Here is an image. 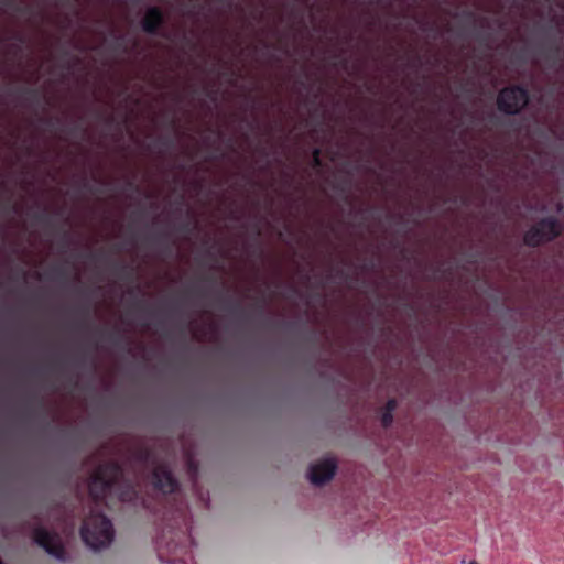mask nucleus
I'll return each instance as SVG.
<instances>
[{
  "label": "nucleus",
  "instance_id": "obj_12",
  "mask_svg": "<svg viewBox=\"0 0 564 564\" xmlns=\"http://www.w3.org/2000/svg\"><path fill=\"white\" fill-rule=\"evenodd\" d=\"M0 564H2V562L0 561Z\"/></svg>",
  "mask_w": 564,
  "mask_h": 564
},
{
  "label": "nucleus",
  "instance_id": "obj_7",
  "mask_svg": "<svg viewBox=\"0 0 564 564\" xmlns=\"http://www.w3.org/2000/svg\"><path fill=\"white\" fill-rule=\"evenodd\" d=\"M153 485L164 494H171L177 488V481L171 471L163 466H159L153 471Z\"/></svg>",
  "mask_w": 564,
  "mask_h": 564
},
{
  "label": "nucleus",
  "instance_id": "obj_1",
  "mask_svg": "<svg viewBox=\"0 0 564 564\" xmlns=\"http://www.w3.org/2000/svg\"><path fill=\"white\" fill-rule=\"evenodd\" d=\"M80 534L85 544L93 551L109 547L115 539V530L110 520L95 512L84 520Z\"/></svg>",
  "mask_w": 564,
  "mask_h": 564
},
{
  "label": "nucleus",
  "instance_id": "obj_2",
  "mask_svg": "<svg viewBox=\"0 0 564 564\" xmlns=\"http://www.w3.org/2000/svg\"><path fill=\"white\" fill-rule=\"evenodd\" d=\"M120 470L116 464L100 466L93 474L89 484V492L97 500L105 496L110 485L119 477Z\"/></svg>",
  "mask_w": 564,
  "mask_h": 564
},
{
  "label": "nucleus",
  "instance_id": "obj_6",
  "mask_svg": "<svg viewBox=\"0 0 564 564\" xmlns=\"http://www.w3.org/2000/svg\"><path fill=\"white\" fill-rule=\"evenodd\" d=\"M34 540L50 555L59 561L65 558L62 539L56 533H52L44 528H37L34 530Z\"/></svg>",
  "mask_w": 564,
  "mask_h": 564
},
{
  "label": "nucleus",
  "instance_id": "obj_4",
  "mask_svg": "<svg viewBox=\"0 0 564 564\" xmlns=\"http://www.w3.org/2000/svg\"><path fill=\"white\" fill-rule=\"evenodd\" d=\"M560 225L553 218L540 221L532 227L524 236V241L529 246H538L549 241L560 234Z\"/></svg>",
  "mask_w": 564,
  "mask_h": 564
},
{
  "label": "nucleus",
  "instance_id": "obj_3",
  "mask_svg": "<svg viewBox=\"0 0 564 564\" xmlns=\"http://www.w3.org/2000/svg\"><path fill=\"white\" fill-rule=\"evenodd\" d=\"M336 470V460L333 457H325L311 464L307 478L312 485L322 487L334 478Z\"/></svg>",
  "mask_w": 564,
  "mask_h": 564
},
{
  "label": "nucleus",
  "instance_id": "obj_5",
  "mask_svg": "<svg viewBox=\"0 0 564 564\" xmlns=\"http://www.w3.org/2000/svg\"><path fill=\"white\" fill-rule=\"evenodd\" d=\"M527 102L528 95L519 87L503 89L498 97L499 109L507 113H517Z\"/></svg>",
  "mask_w": 564,
  "mask_h": 564
},
{
  "label": "nucleus",
  "instance_id": "obj_8",
  "mask_svg": "<svg viewBox=\"0 0 564 564\" xmlns=\"http://www.w3.org/2000/svg\"><path fill=\"white\" fill-rule=\"evenodd\" d=\"M161 22V13L158 9L151 8L147 11L143 20V28L148 32L154 31Z\"/></svg>",
  "mask_w": 564,
  "mask_h": 564
},
{
  "label": "nucleus",
  "instance_id": "obj_11",
  "mask_svg": "<svg viewBox=\"0 0 564 564\" xmlns=\"http://www.w3.org/2000/svg\"><path fill=\"white\" fill-rule=\"evenodd\" d=\"M469 564H477V562H475V561H471V562H470Z\"/></svg>",
  "mask_w": 564,
  "mask_h": 564
},
{
  "label": "nucleus",
  "instance_id": "obj_9",
  "mask_svg": "<svg viewBox=\"0 0 564 564\" xmlns=\"http://www.w3.org/2000/svg\"><path fill=\"white\" fill-rule=\"evenodd\" d=\"M397 408V402L394 400H389L387 402L384 412L381 415V423L383 426H389L393 421V411Z\"/></svg>",
  "mask_w": 564,
  "mask_h": 564
},
{
  "label": "nucleus",
  "instance_id": "obj_10",
  "mask_svg": "<svg viewBox=\"0 0 564 564\" xmlns=\"http://www.w3.org/2000/svg\"><path fill=\"white\" fill-rule=\"evenodd\" d=\"M314 158H315V161L317 162V160H318V151H315Z\"/></svg>",
  "mask_w": 564,
  "mask_h": 564
}]
</instances>
